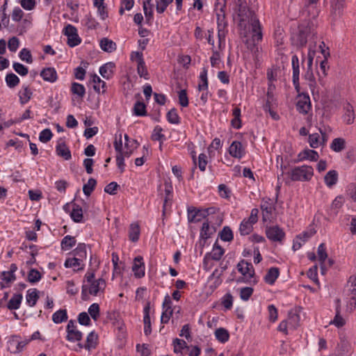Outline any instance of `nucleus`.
Instances as JSON below:
<instances>
[{
	"instance_id": "49",
	"label": "nucleus",
	"mask_w": 356,
	"mask_h": 356,
	"mask_svg": "<svg viewBox=\"0 0 356 356\" xmlns=\"http://www.w3.org/2000/svg\"><path fill=\"white\" fill-rule=\"evenodd\" d=\"M71 92L74 95H76L79 97L82 98L86 94V88L83 85L76 82H73L71 86Z\"/></svg>"
},
{
	"instance_id": "63",
	"label": "nucleus",
	"mask_w": 356,
	"mask_h": 356,
	"mask_svg": "<svg viewBox=\"0 0 356 356\" xmlns=\"http://www.w3.org/2000/svg\"><path fill=\"white\" fill-rule=\"evenodd\" d=\"M100 308L97 303L92 304L88 308V314L94 321H97L99 317Z\"/></svg>"
},
{
	"instance_id": "51",
	"label": "nucleus",
	"mask_w": 356,
	"mask_h": 356,
	"mask_svg": "<svg viewBox=\"0 0 356 356\" xmlns=\"http://www.w3.org/2000/svg\"><path fill=\"white\" fill-rule=\"evenodd\" d=\"M167 120L169 123L173 124H178L180 123V118L177 113L176 108L170 109L166 115Z\"/></svg>"
},
{
	"instance_id": "61",
	"label": "nucleus",
	"mask_w": 356,
	"mask_h": 356,
	"mask_svg": "<svg viewBox=\"0 0 356 356\" xmlns=\"http://www.w3.org/2000/svg\"><path fill=\"white\" fill-rule=\"evenodd\" d=\"M137 72L140 77L144 78L146 80L149 79L145 60L137 64Z\"/></svg>"
},
{
	"instance_id": "43",
	"label": "nucleus",
	"mask_w": 356,
	"mask_h": 356,
	"mask_svg": "<svg viewBox=\"0 0 356 356\" xmlns=\"http://www.w3.org/2000/svg\"><path fill=\"white\" fill-rule=\"evenodd\" d=\"M214 334L216 339L223 343L228 341L229 339L228 330L223 327L216 329Z\"/></svg>"
},
{
	"instance_id": "29",
	"label": "nucleus",
	"mask_w": 356,
	"mask_h": 356,
	"mask_svg": "<svg viewBox=\"0 0 356 356\" xmlns=\"http://www.w3.org/2000/svg\"><path fill=\"white\" fill-rule=\"evenodd\" d=\"M70 217L75 222H81L83 221V210L77 204H72V210L70 213Z\"/></svg>"
},
{
	"instance_id": "24",
	"label": "nucleus",
	"mask_w": 356,
	"mask_h": 356,
	"mask_svg": "<svg viewBox=\"0 0 356 356\" xmlns=\"http://www.w3.org/2000/svg\"><path fill=\"white\" fill-rule=\"evenodd\" d=\"M344 114L343 115V120L347 124H352L355 120V113L353 106L347 103L344 107Z\"/></svg>"
},
{
	"instance_id": "25",
	"label": "nucleus",
	"mask_w": 356,
	"mask_h": 356,
	"mask_svg": "<svg viewBox=\"0 0 356 356\" xmlns=\"http://www.w3.org/2000/svg\"><path fill=\"white\" fill-rule=\"evenodd\" d=\"M261 209L262 211L263 220L266 221L267 219H269L274 209L270 203V198L263 200V203L261 204Z\"/></svg>"
},
{
	"instance_id": "4",
	"label": "nucleus",
	"mask_w": 356,
	"mask_h": 356,
	"mask_svg": "<svg viewBox=\"0 0 356 356\" xmlns=\"http://www.w3.org/2000/svg\"><path fill=\"white\" fill-rule=\"evenodd\" d=\"M343 297L347 311L352 312L356 308V276L351 275L344 287Z\"/></svg>"
},
{
	"instance_id": "7",
	"label": "nucleus",
	"mask_w": 356,
	"mask_h": 356,
	"mask_svg": "<svg viewBox=\"0 0 356 356\" xmlns=\"http://www.w3.org/2000/svg\"><path fill=\"white\" fill-rule=\"evenodd\" d=\"M106 286V282L104 279L99 278L90 283L88 287L87 285L82 286L81 298L83 300L88 299V294L97 296L99 291H103Z\"/></svg>"
},
{
	"instance_id": "16",
	"label": "nucleus",
	"mask_w": 356,
	"mask_h": 356,
	"mask_svg": "<svg viewBox=\"0 0 356 356\" xmlns=\"http://www.w3.org/2000/svg\"><path fill=\"white\" fill-rule=\"evenodd\" d=\"M143 259L140 256L135 257L132 266V271L134 276L137 278H141L145 276V264Z\"/></svg>"
},
{
	"instance_id": "6",
	"label": "nucleus",
	"mask_w": 356,
	"mask_h": 356,
	"mask_svg": "<svg viewBox=\"0 0 356 356\" xmlns=\"http://www.w3.org/2000/svg\"><path fill=\"white\" fill-rule=\"evenodd\" d=\"M288 175L293 181H308L314 175V169L310 165H303L293 168Z\"/></svg>"
},
{
	"instance_id": "14",
	"label": "nucleus",
	"mask_w": 356,
	"mask_h": 356,
	"mask_svg": "<svg viewBox=\"0 0 356 356\" xmlns=\"http://www.w3.org/2000/svg\"><path fill=\"white\" fill-rule=\"evenodd\" d=\"M291 63L293 68V83L296 92H299L300 90V86L299 83L300 67L299 59L296 55H293L292 56Z\"/></svg>"
},
{
	"instance_id": "39",
	"label": "nucleus",
	"mask_w": 356,
	"mask_h": 356,
	"mask_svg": "<svg viewBox=\"0 0 356 356\" xmlns=\"http://www.w3.org/2000/svg\"><path fill=\"white\" fill-rule=\"evenodd\" d=\"M346 148V140L342 138H334L330 144V149L335 152H340Z\"/></svg>"
},
{
	"instance_id": "11",
	"label": "nucleus",
	"mask_w": 356,
	"mask_h": 356,
	"mask_svg": "<svg viewBox=\"0 0 356 356\" xmlns=\"http://www.w3.org/2000/svg\"><path fill=\"white\" fill-rule=\"evenodd\" d=\"M66 332V339L69 341H80L83 337L82 332L76 329V325L73 320H70L68 322Z\"/></svg>"
},
{
	"instance_id": "26",
	"label": "nucleus",
	"mask_w": 356,
	"mask_h": 356,
	"mask_svg": "<svg viewBox=\"0 0 356 356\" xmlns=\"http://www.w3.org/2000/svg\"><path fill=\"white\" fill-rule=\"evenodd\" d=\"M280 275L279 268L277 267H271L268 269L267 273L264 277L265 282L270 285H273Z\"/></svg>"
},
{
	"instance_id": "28",
	"label": "nucleus",
	"mask_w": 356,
	"mask_h": 356,
	"mask_svg": "<svg viewBox=\"0 0 356 356\" xmlns=\"http://www.w3.org/2000/svg\"><path fill=\"white\" fill-rule=\"evenodd\" d=\"M338 181V172L335 170H330L324 177V181L326 186L332 188Z\"/></svg>"
},
{
	"instance_id": "21",
	"label": "nucleus",
	"mask_w": 356,
	"mask_h": 356,
	"mask_svg": "<svg viewBox=\"0 0 356 356\" xmlns=\"http://www.w3.org/2000/svg\"><path fill=\"white\" fill-rule=\"evenodd\" d=\"M172 346L174 353L176 354H180V355L181 356H184L185 355L184 350L190 349V346L184 340L178 338H175L173 339Z\"/></svg>"
},
{
	"instance_id": "13",
	"label": "nucleus",
	"mask_w": 356,
	"mask_h": 356,
	"mask_svg": "<svg viewBox=\"0 0 356 356\" xmlns=\"http://www.w3.org/2000/svg\"><path fill=\"white\" fill-rule=\"evenodd\" d=\"M162 308L163 312L161 316V323L166 324L169 322L173 312L172 309V301L168 295H166L164 298Z\"/></svg>"
},
{
	"instance_id": "8",
	"label": "nucleus",
	"mask_w": 356,
	"mask_h": 356,
	"mask_svg": "<svg viewBox=\"0 0 356 356\" xmlns=\"http://www.w3.org/2000/svg\"><path fill=\"white\" fill-rule=\"evenodd\" d=\"M63 34L67 37V44L70 47H74L81 43V39L79 36L76 27L68 24L63 29Z\"/></svg>"
},
{
	"instance_id": "55",
	"label": "nucleus",
	"mask_w": 356,
	"mask_h": 356,
	"mask_svg": "<svg viewBox=\"0 0 356 356\" xmlns=\"http://www.w3.org/2000/svg\"><path fill=\"white\" fill-rule=\"evenodd\" d=\"M309 143L311 147L318 148L322 145L321 136L318 133L312 134L309 136Z\"/></svg>"
},
{
	"instance_id": "57",
	"label": "nucleus",
	"mask_w": 356,
	"mask_h": 356,
	"mask_svg": "<svg viewBox=\"0 0 356 356\" xmlns=\"http://www.w3.org/2000/svg\"><path fill=\"white\" fill-rule=\"evenodd\" d=\"M234 298L230 293H227L221 298V304L226 310L231 309L233 306Z\"/></svg>"
},
{
	"instance_id": "5",
	"label": "nucleus",
	"mask_w": 356,
	"mask_h": 356,
	"mask_svg": "<svg viewBox=\"0 0 356 356\" xmlns=\"http://www.w3.org/2000/svg\"><path fill=\"white\" fill-rule=\"evenodd\" d=\"M237 269L243 275V277H239L237 280V282L250 283L253 284L257 283V279L254 278V269L251 263L243 259L237 264Z\"/></svg>"
},
{
	"instance_id": "20",
	"label": "nucleus",
	"mask_w": 356,
	"mask_h": 356,
	"mask_svg": "<svg viewBox=\"0 0 356 356\" xmlns=\"http://www.w3.org/2000/svg\"><path fill=\"white\" fill-rule=\"evenodd\" d=\"M40 76L44 81L49 83H54L58 79L56 70L54 67L44 68L40 72Z\"/></svg>"
},
{
	"instance_id": "56",
	"label": "nucleus",
	"mask_w": 356,
	"mask_h": 356,
	"mask_svg": "<svg viewBox=\"0 0 356 356\" xmlns=\"http://www.w3.org/2000/svg\"><path fill=\"white\" fill-rule=\"evenodd\" d=\"M344 198L342 195H339L335 197L333 200L331 209L334 211V214L337 215L339 212V210L342 207L344 204Z\"/></svg>"
},
{
	"instance_id": "31",
	"label": "nucleus",
	"mask_w": 356,
	"mask_h": 356,
	"mask_svg": "<svg viewBox=\"0 0 356 356\" xmlns=\"http://www.w3.org/2000/svg\"><path fill=\"white\" fill-rule=\"evenodd\" d=\"M56 151L59 156L63 157L65 160H70L72 158V154L70 149L65 143H59L56 147Z\"/></svg>"
},
{
	"instance_id": "19",
	"label": "nucleus",
	"mask_w": 356,
	"mask_h": 356,
	"mask_svg": "<svg viewBox=\"0 0 356 356\" xmlns=\"http://www.w3.org/2000/svg\"><path fill=\"white\" fill-rule=\"evenodd\" d=\"M224 249L216 241L213 246L212 251L209 253H207L205 255L204 258V261H205L208 257L211 258L212 260L214 261H219L224 254Z\"/></svg>"
},
{
	"instance_id": "50",
	"label": "nucleus",
	"mask_w": 356,
	"mask_h": 356,
	"mask_svg": "<svg viewBox=\"0 0 356 356\" xmlns=\"http://www.w3.org/2000/svg\"><path fill=\"white\" fill-rule=\"evenodd\" d=\"M252 225L253 223L248 221L247 219H243L239 227L241 234L243 236L249 234L252 230Z\"/></svg>"
},
{
	"instance_id": "12",
	"label": "nucleus",
	"mask_w": 356,
	"mask_h": 356,
	"mask_svg": "<svg viewBox=\"0 0 356 356\" xmlns=\"http://www.w3.org/2000/svg\"><path fill=\"white\" fill-rule=\"evenodd\" d=\"M266 234L269 240L274 242H280L285 236V233L283 229L277 225L267 227L266 229Z\"/></svg>"
},
{
	"instance_id": "37",
	"label": "nucleus",
	"mask_w": 356,
	"mask_h": 356,
	"mask_svg": "<svg viewBox=\"0 0 356 356\" xmlns=\"http://www.w3.org/2000/svg\"><path fill=\"white\" fill-rule=\"evenodd\" d=\"M74 257L80 259L83 262L86 258V245L85 243H79L77 247L73 250Z\"/></svg>"
},
{
	"instance_id": "3",
	"label": "nucleus",
	"mask_w": 356,
	"mask_h": 356,
	"mask_svg": "<svg viewBox=\"0 0 356 356\" xmlns=\"http://www.w3.org/2000/svg\"><path fill=\"white\" fill-rule=\"evenodd\" d=\"M234 13L238 22H259L254 13L247 5L246 0H234Z\"/></svg>"
},
{
	"instance_id": "32",
	"label": "nucleus",
	"mask_w": 356,
	"mask_h": 356,
	"mask_svg": "<svg viewBox=\"0 0 356 356\" xmlns=\"http://www.w3.org/2000/svg\"><path fill=\"white\" fill-rule=\"evenodd\" d=\"M143 8L147 21H150L153 15L154 3L152 0H143Z\"/></svg>"
},
{
	"instance_id": "41",
	"label": "nucleus",
	"mask_w": 356,
	"mask_h": 356,
	"mask_svg": "<svg viewBox=\"0 0 356 356\" xmlns=\"http://www.w3.org/2000/svg\"><path fill=\"white\" fill-rule=\"evenodd\" d=\"M67 320V314L66 309H59L52 315V321L54 323L59 324Z\"/></svg>"
},
{
	"instance_id": "9",
	"label": "nucleus",
	"mask_w": 356,
	"mask_h": 356,
	"mask_svg": "<svg viewBox=\"0 0 356 356\" xmlns=\"http://www.w3.org/2000/svg\"><path fill=\"white\" fill-rule=\"evenodd\" d=\"M311 101L310 97L307 93L300 92L298 95V102L296 104L297 111L300 113L307 114L311 109Z\"/></svg>"
},
{
	"instance_id": "34",
	"label": "nucleus",
	"mask_w": 356,
	"mask_h": 356,
	"mask_svg": "<svg viewBox=\"0 0 356 356\" xmlns=\"http://www.w3.org/2000/svg\"><path fill=\"white\" fill-rule=\"evenodd\" d=\"M97 334L94 331L90 332L86 337V350L90 351L95 349L97 345Z\"/></svg>"
},
{
	"instance_id": "53",
	"label": "nucleus",
	"mask_w": 356,
	"mask_h": 356,
	"mask_svg": "<svg viewBox=\"0 0 356 356\" xmlns=\"http://www.w3.org/2000/svg\"><path fill=\"white\" fill-rule=\"evenodd\" d=\"M133 111L136 116H145L147 114L146 106L143 102H136L134 106Z\"/></svg>"
},
{
	"instance_id": "62",
	"label": "nucleus",
	"mask_w": 356,
	"mask_h": 356,
	"mask_svg": "<svg viewBox=\"0 0 356 356\" xmlns=\"http://www.w3.org/2000/svg\"><path fill=\"white\" fill-rule=\"evenodd\" d=\"M42 278L40 273L34 268L29 270L28 274V281L31 283H35L39 282Z\"/></svg>"
},
{
	"instance_id": "44",
	"label": "nucleus",
	"mask_w": 356,
	"mask_h": 356,
	"mask_svg": "<svg viewBox=\"0 0 356 356\" xmlns=\"http://www.w3.org/2000/svg\"><path fill=\"white\" fill-rule=\"evenodd\" d=\"M32 96V92L29 86H23L19 92V102L22 104L27 103Z\"/></svg>"
},
{
	"instance_id": "46",
	"label": "nucleus",
	"mask_w": 356,
	"mask_h": 356,
	"mask_svg": "<svg viewBox=\"0 0 356 356\" xmlns=\"http://www.w3.org/2000/svg\"><path fill=\"white\" fill-rule=\"evenodd\" d=\"M220 239L225 242H230L234 238V234L231 228L228 226H225L219 233Z\"/></svg>"
},
{
	"instance_id": "36",
	"label": "nucleus",
	"mask_w": 356,
	"mask_h": 356,
	"mask_svg": "<svg viewBox=\"0 0 356 356\" xmlns=\"http://www.w3.org/2000/svg\"><path fill=\"white\" fill-rule=\"evenodd\" d=\"M39 298L38 290L36 289H29L27 291L26 296V303L30 307H33L35 305L38 300Z\"/></svg>"
},
{
	"instance_id": "47",
	"label": "nucleus",
	"mask_w": 356,
	"mask_h": 356,
	"mask_svg": "<svg viewBox=\"0 0 356 356\" xmlns=\"http://www.w3.org/2000/svg\"><path fill=\"white\" fill-rule=\"evenodd\" d=\"M172 198V187L171 185L165 184V197H164V202L163 205V213H164L168 204H171V200Z\"/></svg>"
},
{
	"instance_id": "48",
	"label": "nucleus",
	"mask_w": 356,
	"mask_h": 356,
	"mask_svg": "<svg viewBox=\"0 0 356 356\" xmlns=\"http://www.w3.org/2000/svg\"><path fill=\"white\" fill-rule=\"evenodd\" d=\"M200 82L198 84L199 90H207L208 88L207 70L203 68L200 74Z\"/></svg>"
},
{
	"instance_id": "52",
	"label": "nucleus",
	"mask_w": 356,
	"mask_h": 356,
	"mask_svg": "<svg viewBox=\"0 0 356 356\" xmlns=\"http://www.w3.org/2000/svg\"><path fill=\"white\" fill-rule=\"evenodd\" d=\"M92 81L94 83L93 89L97 92H100V87L103 89L106 87V82L102 81L99 76L94 74L92 76ZM105 92V90H103L102 93Z\"/></svg>"
},
{
	"instance_id": "60",
	"label": "nucleus",
	"mask_w": 356,
	"mask_h": 356,
	"mask_svg": "<svg viewBox=\"0 0 356 356\" xmlns=\"http://www.w3.org/2000/svg\"><path fill=\"white\" fill-rule=\"evenodd\" d=\"M173 0H155L154 6L158 13H163Z\"/></svg>"
},
{
	"instance_id": "23",
	"label": "nucleus",
	"mask_w": 356,
	"mask_h": 356,
	"mask_svg": "<svg viewBox=\"0 0 356 356\" xmlns=\"http://www.w3.org/2000/svg\"><path fill=\"white\" fill-rule=\"evenodd\" d=\"M64 266L65 268H74V270L79 271L84 269L85 265L80 259L75 257L67 258L65 261Z\"/></svg>"
},
{
	"instance_id": "33",
	"label": "nucleus",
	"mask_w": 356,
	"mask_h": 356,
	"mask_svg": "<svg viewBox=\"0 0 356 356\" xmlns=\"http://www.w3.org/2000/svg\"><path fill=\"white\" fill-rule=\"evenodd\" d=\"M300 161L308 159L310 161H316L318 159L319 155L318 152L313 149H306L298 154Z\"/></svg>"
},
{
	"instance_id": "30",
	"label": "nucleus",
	"mask_w": 356,
	"mask_h": 356,
	"mask_svg": "<svg viewBox=\"0 0 356 356\" xmlns=\"http://www.w3.org/2000/svg\"><path fill=\"white\" fill-rule=\"evenodd\" d=\"M210 226L208 221L204 222L200 230V240L199 241L200 245L203 248L206 243V240L209 238L211 234L209 232Z\"/></svg>"
},
{
	"instance_id": "40",
	"label": "nucleus",
	"mask_w": 356,
	"mask_h": 356,
	"mask_svg": "<svg viewBox=\"0 0 356 356\" xmlns=\"http://www.w3.org/2000/svg\"><path fill=\"white\" fill-rule=\"evenodd\" d=\"M76 243L75 237L67 235L61 241V249L63 250H69L76 245Z\"/></svg>"
},
{
	"instance_id": "2",
	"label": "nucleus",
	"mask_w": 356,
	"mask_h": 356,
	"mask_svg": "<svg viewBox=\"0 0 356 356\" xmlns=\"http://www.w3.org/2000/svg\"><path fill=\"white\" fill-rule=\"evenodd\" d=\"M241 37L246 38L245 43L247 47L254 46L261 41L262 28L260 24H238Z\"/></svg>"
},
{
	"instance_id": "42",
	"label": "nucleus",
	"mask_w": 356,
	"mask_h": 356,
	"mask_svg": "<svg viewBox=\"0 0 356 356\" xmlns=\"http://www.w3.org/2000/svg\"><path fill=\"white\" fill-rule=\"evenodd\" d=\"M140 227L137 223H131L129 229V237L132 242H136L139 239Z\"/></svg>"
},
{
	"instance_id": "22",
	"label": "nucleus",
	"mask_w": 356,
	"mask_h": 356,
	"mask_svg": "<svg viewBox=\"0 0 356 356\" xmlns=\"http://www.w3.org/2000/svg\"><path fill=\"white\" fill-rule=\"evenodd\" d=\"M115 65L113 62H108L99 67V74L107 80L110 79L114 74Z\"/></svg>"
},
{
	"instance_id": "27",
	"label": "nucleus",
	"mask_w": 356,
	"mask_h": 356,
	"mask_svg": "<svg viewBox=\"0 0 356 356\" xmlns=\"http://www.w3.org/2000/svg\"><path fill=\"white\" fill-rule=\"evenodd\" d=\"M29 341H19L18 340V337L17 336H14L11 339L8 341L9 348L11 347H15L16 349L13 350V353H17L22 351L24 348L27 345Z\"/></svg>"
},
{
	"instance_id": "17",
	"label": "nucleus",
	"mask_w": 356,
	"mask_h": 356,
	"mask_svg": "<svg viewBox=\"0 0 356 356\" xmlns=\"http://www.w3.org/2000/svg\"><path fill=\"white\" fill-rule=\"evenodd\" d=\"M229 153L234 158H242L245 154V150L241 143L236 140L233 141L229 147Z\"/></svg>"
},
{
	"instance_id": "18",
	"label": "nucleus",
	"mask_w": 356,
	"mask_h": 356,
	"mask_svg": "<svg viewBox=\"0 0 356 356\" xmlns=\"http://www.w3.org/2000/svg\"><path fill=\"white\" fill-rule=\"evenodd\" d=\"M226 0H216L214 11L217 22H223L225 19Z\"/></svg>"
},
{
	"instance_id": "58",
	"label": "nucleus",
	"mask_w": 356,
	"mask_h": 356,
	"mask_svg": "<svg viewBox=\"0 0 356 356\" xmlns=\"http://www.w3.org/2000/svg\"><path fill=\"white\" fill-rule=\"evenodd\" d=\"M96 184H97V181L93 178H90L88 181V183L84 184L83 186V193L86 196L90 195L92 192L94 191Z\"/></svg>"
},
{
	"instance_id": "1",
	"label": "nucleus",
	"mask_w": 356,
	"mask_h": 356,
	"mask_svg": "<svg viewBox=\"0 0 356 356\" xmlns=\"http://www.w3.org/2000/svg\"><path fill=\"white\" fill-rule=\"evenodd\" d=\"M291 32L292 43L298 47H305L308 40L315 39L317 35L314 24H293Z\"/></svg>"
},
{
	"instance_id": "35",
	"label": "nucleus",
	"mask_w": 356,
	"mask_h": 356,
	"mask_svg": "<svg viewBox=\"0 0 356 356\" xmlns=\"http://www.w3.org/2000/svg\"><path fill=\"white\" fill-rule=\"evenodd\" d=\"M23 296L22 294H14L7 304V307L10 310H15L19 308Z\"/></svg>"
},
{
	"instance_id": "54",
	"label": "nucleus",
	"mask_w": 356,
	"mask_h": 356,
	"mask_svg": "<svg viewBox=\"0 0 356 356\" xmlns=\"http://www.w3.org/2000/svg\"><path fill=\"white\" fill-rule=\"evenodd\" d=\"M6 83L7 86L10 88H15L17 86L19 83V77L15 74L14 73H9L6 76L5 79Z\"/></svg>"
},
{
	"instance_id": "64",
	"label": "nucleus",
	"mask_w": 356,
	"mask_h": 356,
	"mask_svg": "<svg viewBox=\"0 0 356 356\" xmlns=\"http://www.w3.org/2000/svg\"><path fill=\"white\" fill-rule=\"evenodd\" d=\"M19 57L20 58V59L22 60L25 61L27 63L30 64V63H33V57H32L31 53L26 48H23L20 51V52L19 54Z\"/></svg>"
},
{
	"instance_id": "45",
	"label": "nucleus",
	"mask_w": 356,
	"mask_h": 356,
	"mask_svg": "<svg viewBox=\"0 0 356 356\" xmlns=\"http://www.w3.org/2000/svg\"><path fill=\"white\" fill-rule=\"evenodd\" d=\"M138 143L136 140H133L131 144L127 143H124L125 150H122L119 154L122 155L124 158H129L133 153L134 149L137 148Z\"/></svg>"
},
{
	"instance_id": "10",
	"label": "nucleus",
	"mask_w": 356,
	"mask_h": 356,
	"mask_svg": "<svg viewBox=\"0 0 356 356\" xmlns=\"http://www.w3.org/2000/svg\"><path fill=\"white\" fill-rule=\"evenodd\" d=\"M213 208L205 209H196L195 208H188V220L190 222H197L205 218L210 213Z\"/></svg>"
},
{
	"instance_id": "59",
	"label": "nucleus",
	"mask_w": 356,
	"mask_h": 356,
	"mask_svg": "<svg viewBox=\"0 0 356 356\" xmlns=\"http://www.w3.org/2000/svg\"><path fill=\"white\" fill-rule=\"evenodd\" d=\"M220 275H221V273H218V270L215 269L214 271L212 273V274L209 276V280L215 278L214 282L210 285V288L212 290L216 289L217 287H218L221 284L222 280L220 278Z\"/></svg>"
},
{
	"instance_id": "38",
	"label": "nucleus",
	"mask_w": 356,
	"mask_h": 356,
	"mask_svg": "<svg viewBox=\"0 0 356 356\" xmlns=\"http://www.w3.org/2000/svg\"><path fill=\"white\" fill-rule=\"evenodd\" d=\"M99 45L101 49L106 52H112L116 49L115 43L106 38L100 40Z\"/></svg>"
},
{
	"instance_id": "15",
	"label": "nucleus",
	"mask_w": 356,
	"mask_h": 356,
	"mask_svg": "<svg viewBox=\"0 0 356 356\" xmlns=\"http://www.w3.org/2000/svg\"><path fill=\"white\" fill-rule=\"evenodd\" d=\"M345 0H332L331 4V16L332 20L339 19V17L343 13Z\"/></svg>"
}]
</instances>
